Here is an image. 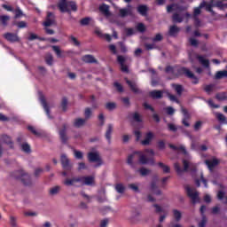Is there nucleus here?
<instances>
[{"label": "nucleus", "mask_w": 227, "mask_h": 227, "mask_svg": "<svg viewBox=\"0 0 227 227\" xmlns=\"http://www.w3.org/2000/svg\"><path fill=\"white\" fill-rule=\"evenodd\" d=\"M57 7L61 13H72L77 12V3L75 1L59 0Z\"/></svg>", "instance_id": "1"}, {"label": "nucleus", "mask_w": 227, "mask_h": 227, "mask_svg": "<svg viewBox=\"0 0 227 227\" xmlns=\"http://www.w3.org/2000/svg\"><path fill=\"white\" fill-rule=\"evenodd\" d=\"M12 176H13V178H15L16 180H20L22 182V184L27 186H29L32 184L31 176H29V174L24 172V170H22V169L14 171L12 174Z\"/></svg>", "instance_id": "2"}, {"label": "nucleus", "mask_w": 227, "mask_h": 227, "mask_svg": "<svg viewBox=\"0 0 227 227\" xmlns=\"http://www.w3.org/2000/svg\"><path fill=\"white\" fill-rule=\"evenodd\" d=\"M184 164V169H182V167H180V163L176 162L174 164L175 170L176 171L177 175H181V173H184V171H192V173H196V165L189 164V161L186 160H183Z\"/></svg>", "instance_id": "3"}, {"label": "nucleus", "mask_w": 227, "mask_h": 227, "mask_svg": "<svg viewBox=\"0 0 227 227\" xmlns=\"http://www.w3.org/2000/svg\"><path fill=\"white\" fill-rule=\"evenodd\" d=\"M179 75H185L188 79H193L192 82V84H198L200 82V79L194 75V73L191 72L187 67H180L177 69V74H176V77Z\"/></svg>", "instance_id": "4"}, {"label": "nucleus", "mask_w": 227, "mask_h": 227, "mask_svg": "<svg viewBox=\"0 0 227 227\" xmlns=\"http://www.w3.org/2000/svg\"><path fill=\"white\" fill-rule=\"evenodd\" d=\"M88 160L90 162H97L95 165V168H100V166L103 164L102 158H100V155L98 153L90 152L88 153Z\"/></svg>", "instance_id": "5"}, {"label": "nucleus", "mask_w": 227, "mask_h": 227, "mask_svg": "<svg viewBox=\"0 0 227 227\" xmlns=\"http://www.w3.org/2000/svg\"><path fill=\"white\" fill-rule=\"evenodd\" d=\"M185 191L188 198H191L193 204L200 201V193L198 192H194L190 186H185Z\"/></svg>", "instance_id": "6"}, {"label": "nucleus", "mask_w": 227, "mask_h": 227, "mask_svg": "<svg viewBox=\"0 0 227 227\" xmlns=\"http://www.w3.org/2000/svg\"><path fill=\"white\" fill-rule=\"evenodd\" d=\"M56 24V16L52 12H48L45 21L43 22L44 27H51V26H54Z\"/></svg>", "instance_id": "7"}, {"label": "nucleus", "mask_w": 227, "mask_h": 227, "mask_svg": "<svg viewBox=\"0 0 227 227\" xmlns=\"http://www.w3.org/2000/svg\"><path fill=\"white\" fill-rule=\"evenodd\" d=\"M60 162H61L62 168H63V169H65V171H72V165L70 164V160L67 157V154L61 155Z\"/></svg>", "instance_id": "8"}, {"label": "nucleus", "mask_w": 227, "mask_h": 227, "mask_svg": "<svg viewBox=\"0 0 227 227\" xmlns=\"http://www.w3.org/2000/svg\"><path fill=\"white\" fill-rule=\"evenodd\" d=\"M126 83L128 84L129 90H131V91L135 93V95H141L143 93V90L137 88V84L136 83V82L127 79Z\"/></svg>", "instance_id": "9"}, {"label": "nucleus", "mask_w": 227, "mask_h": 227, "mask_svg": "<svg viewBox=\"0 0 227 227\" xmlns=\"http://www.w3.org/2000/svg\"><path fill=\"white\" fill-rule=\"evenodd\" d=\"M4 38L7 40V42H11V43H15L16 42H20V38L17 34L7 32L4 35Z\"/></svg>", "instance_id": "10"}, {"label": "nucleus", "mask_w": 227, "mask_h": 227, "mask_svg": "<svg viewBox=\"0 0 227 227\" xmlns=\"http://www.w3.org/2000/svg\"><path fill=\"white\" fill-rule=\"evenodd\" d=\"M205 164L207 166V169H209V171H214L216 166H219V160L215 158L213 160H206Z\"/></svg>", "instance_id": "11"}, {"label": "nucleus", "mask_w": 227, "mask_h": 227, "mask_svg": "<svg viewBox=\"0 0 227 227\" xmlns=\"http://www.w3.org/2000/svg\"><path fill=\"white\" fill-rule=\"evenodd\" d=\"M125 57L119 55L117 57V63H119V65H121V72H125L126 74L129 73V67H127V65H125Z\"/></svg>", "instance_id": "12"}, {"label": "nucleus", "mask_w": 227, "mask_h": 227, "mask_svg": "<svg viewBox=\"0 0 227 227\" xmlns=\"http://www.w3.org/2000/svg\"><path fill=\"white\" fill-rule=\"evenodd\" d=\"M59 135L60 141L66 145V143L68 141V137H67V124H63L62 129L59 131Z\"/></svg>", "instance_id": "13"}, {"label": "nucleus", "mask_w": 227, "mask_h": 227, "mask_svg": "<svg viewBox=\"0 0 227 227\" xmlns=\"http://www.w3.org/2000/svg\"><path fill=\"white\" fill-rule=\"evenodd\" d=\"M163 95H164V90H154L149 92V97L151 98H153V100H159L162 98Z\"/></svg>", "instance_id": "14"}, {"label": "nucleus", "mask_w": 227, "mask_h": 227, "mask_svg": "<svg viewBox=\"0 0 227 227\" xmlns=\"http://www.w3.org/2000/svg\"><path fill=\"white\" fill-rule=\"evenodd\" d=\"M154 135L153 132H147L145 134V138L144 140L141 141V145H143V146H148L150 145V143H152V141L153 140Z\"/></svg>", "instance_id": "15"}, {"label": "nucleus", "mask_w": 227, "mask_h": 227, "mask_svg": "<svg viewBox=\"0 0 227 227\" xmlns=\"http://www.w3.org/2000/svg\"><path fill=\"white\" fill-rule=\"evenodd\" d=\"M80 183L83 184L84 185H92V184L95 182V177L93 176H80Z\"/></svg>", "instance_id": "16"}, {"label": "nucleus", "mask_w": 227, "mask_h": 227, "mask_svg": "<svg viewBox=\"0 0 227 227\" xmlns=\"http://www.w3.org/2000/svg\"><path fill=\"white\" fill-rule=\"evenodd\" d=\"M139 155V163L140 164H151L152 166H153V164H155V162L153 161V160H150L148 158H146V156L145 154H143V153L140 152Z\"/></svg>", "instance_id": "17"}, {"label": "nucleus", "mask_w": 227, "mask_h": 227, "mask_svg": "<svg viewBox=\"0 0 227 227\" xmlns=\"http://www.w3.org/2000/svg\"><path fill=\"white\" fill-rule=\"evenodd\" d=\"M40 100H41V104H42V106H43V109H44V111H45V113H46V114L48 116V118H50V119L52 118L51 116V109L49 108V105L47 104V100L45 99V97L42 96L40 98Z\"/></svg>", "instance_id": "18"}, {"label": "nucleus", "mask_w": 227, "mask_h": 227, "mask_svg": "<svg viewBox=\"0 0 227 227\" xmlns=\"http://www.w3.org/2000/svg\"><path fill=\"white\" fill-rule=\"evenodd\" d=\"M81 182L80 177H73V178H66L63 182L64 185H67V187H70L71 185H74V184Z\"/></svg>", "instance_id": "19"}, {"label": "nucleus", "mask_w": 227, "mask_h": 227, "mask_svg": "<svg viewBox=\"0 0 227 227\" xmlns=\"http://www.w3.org/2000/svg\"><path fill=\"white\" fill-rule=\"evenodd\" d=\"M137 11L142 17H146L148 15V6L145 4H140L137 6Z\"/></svg>", "instance_id": "20"}, {"label": "nucleus", "mask_w": 227, "mask_h": 227, "mask_svg": "<svg viewBox=\"0 0 227 227\" xmlns=\"http://www.w3.org/2000/svg\"><path fill=\"white\" fill-rule=\"evenodd\" d=\"M201 3L205 4L204 8H206V12H209V13H212V15H214V13H215V12H214L215 6H214V0H210L209 4L207 3V1H202Z\"/></svg>", "instance_id": "21"}, {"label": "nucleus", "mask_w": 227, "mask_h": 227, "mask_svg": "<svg viewBox=\"0 0 227 227\" xmlns=\"http://www.w3.org/2000/svg\"><path fill=\"white\" fill-rule=\"evenodd\" d=\"M171 88L175 90L178 97H182V93H184V90L183 85H180L178 83H172Z\"/></svg>", "instance_id": "22"}, {"label": "nucleus", "mask_w": 227, "mask_h": 227, "mask_svg": "<svg viewBox=\"0 0 227 227\" xmlns=\"http://www.w3.org/2000/svg\"><path fill=\"white\" fill-rule=\"evenodd\" d=\"M99 12L105 15V17H111V12H109V5L103 4L99 6Z\"/></svg>", "instance_id": "23"}, {"label": "nucleus", "mask_w": 227, "mask_h": 227, "mask_svg": "<svg viewBox=\"0 0 227 227\" xmlns=\"http://www.w3.org/2000/svg\"><path fill=\"white\" fill-rule=\"evenodd\" d=\"M169 148H171V150H174L175 152H182L184 153V155H187V150L185 149V146L181 145V146H176L173 144H169Z\"/></svg>", "instance_id": "24"}, {"label": "nucleus", "mask_w": 227, "mask_h": 227, "mask_svg": "<svg viewBox=\"0 0 227 227\" xmlns=\"http://www.w3.org/2000/svg\"><path fill=\"white\" fill-rule=\"evenodd\" d=\"M82 60L84 62V63H98V60H97V59H95V57H93V55H84L82 58Z\"/></svg>", "instance_id": "25"}, {"label": "nucleus", "mask_w": 227, "mask_h": 227, "mask_svg": "<svg viewBox=\"0 0 227 227\" xmlns=\"http://www.w3.org/2000/svg\"><path fill=\"white\" fill-rule=\"evenodd\" d=\"M180 33V27H176V25L170 26L168 29L169 36H176Z\"/></svg>", "instance_id": "26"}, {"label": "nucleus", "mask_w": 227, "mask_h": 227, "mask_svg": "<svg viewBox=\"0 0 227 227\" xmlns=\"http://www.w3.org/2000/svg\"><path fill=\"white\" fill-rule=\"evenodd\" d=\"M205 8V3H200L198 7H195L193 10V19L198 17V15H201V10Z\"/></svg>", "instance_id": "27"}, {"label": "nucleus", "mask_w": 227, "mask_h": 227, "mask_svg": "<svg viewBox=\"0 0 227 227\" xmlns=\"http://www.w3.org/2000/svg\"><path fill=\"white\" fill-rule=\"evenodd\" d=\"M113 129H114L113 124H108L107 129L105 135L106 139H107L108 143H111V135L113 134Z\"/></svg>", "instance_id": "28"}, {"label": "nucleus", "mask_w": 227, "mask_h": 227, "mask_svg": "<svg viewBox=\"0 0 227 227\" xmlns=\"http://www.w3.org/2000/svg\"><path fill=\"white\" fill-rule=\"evenodd\" d=\"M151 191L152 192L156 194V196H160V194H162V192L159 190V188L157 187V184L155 182L151 183Z\"/></svg>", "instance_id": "29"}, {"label": "nucleus", "mask_w": 227, "mask_h": 227, "mask_svg": "<svg viewBox=\"0 0 227 227\" xmlns=\"http://www.w3.org/2000/svg\"><path fill=\"white\" fill-rule=\"evenodd\" d=\"M2 141L5 145H10V148H13V142L12 141V137H10L8 135L2 136Z\"/></svg>", "instance_id": "30"}, {"label": "nucleus", "mask_w": 227, "mask_h": 227, "mask_svg": "<svg viewBox=\"0 0 227 227\" xmlns=\"http://www.w3.org/2000/svg\"><path fill=\"white\" fill-rule=\"evenodd\" d=\"M224 77L227 79V70L217 71L215 75L216 80L224 79Z\"/></svg>", "instance_id": "31"}, {"label": "nucleus", "mask_w": 227, "mask_h": 227, "mask_svg": "<svg viewBox=\"0 0 227 227\" xmlns=\"http://www.w3.org/2000/svg\"><path fill=\"white\" fill-rule=\"evenodd\" d=\"M86 123L85 119L77 118L74 121V127H76V129H80V127H82Z\"/></svg>", "instance_id": "32"}, {"label": "nucleus", "mask_w": 227, "mask_h": 227, "mask_svg": "<svg viewBox=\"0 0 227 227\" xmlns=\"http://www.w3.org/2000/svg\"><path fill=\"white\" fill-rule=\"evenodd\" d=\"M172 20L173 22H177L178 24H181V22H184V18L179 13L176 12L172 15Z\"/></svg>", "instance_id": "33"}, {"label": "nucleus", "mask_w": 227, "mask_h": 227, "mask_svg": "<svg viewBox=\"0 0 227 227\" xmlns=\"http://www.w3.org/2000/svg\"><path fill=\"white\" fill-rule=\"evenodd\" d=\"M137 154H141V152L136 151L132 154H129L128 156L127 162H128V164H129V166H132V164H134V157H135V155H137Z\"/></svg>", "instance_id": "34"}, {"label": "nucleus", "mask_w": 227, "mask_h": 227, "mask_svg": "<svg viewBox=\"0 0 227 227\" xmlns=\"http://www.w3.org/2000/svg\"><path fill=\"white\" fill-rule=\"evenodd\" d=\"M215 98H216V100H219L220 102L227 100V93L226 92H218L215 95Z\"/></svg>", "instance_id": "35"}, {"label": "nucleus", "mask_w": 227, "mask_h": 227, "mask_svg": "<svg viewBox=\"0 0 227 227\" xmlns=\"http://www.w3.org/2000/svg\"><path fill=\"white\" fill-rule=\"evenodd\" d=\"M173 215L175 221H176V223H180L182 219V212L178 211V209H173Z\"/></svg>", "instance_id": "36"}, {"label": "nucleus", "mask_w": 227, "mask_h": 227, "mask_svg": "<svg viewBox=\"0 0 227 227\" xmlns=\"http://www.w3.org/2000/svg\"><path fill=\"white\" fill-rule=\"evenodd\" d=\"M158 166L163 170V173L165 174L171 173V168H169V166L165 165L162 162H158Z\"/></svg>", "instance_id": "37"}, {"label": "nucleus", "mask_w": 227, "mask_h": 227, "mask_svg": "<svg viewBox=\"0 0 227 227\" xmlns=\"http://www.w3.org/2000/svg\"><path fill=\"white\" fill-rule=\"evenodd\" d=\"M60 106H61V107H62V111H63L64 113H67V106H68V98H67V97L62 98Z\"/></svg>", "instance_id": "38"}, {"label": "nucleus", "mask_w": 227, "mask_h": 227, "mask_svg": "<svg viewBox=\"0 0 227 227\" xmlns=\"http://www.w3.org/2000/svg\"><path fill=\"white\" fill-rule=\"evenodd\" d=\"M115 191L119 194H123V192H125V185H123V184L121 183L115 184Z\"/></svg>", "instance_id": "39"}, {"label": "nucleus", "mask_w": 227, "mask_h": 227, "mask_svg": "<svg viewBox=\"0 0 227 227\" xmlns=\"http://www.w3.org/2000/svg\"><path fill=\"white\" fill-rule=\"evenodd\" d=\"M199 61L200 63H201V65H203V67H205L206 68H208V67H210V61L205 58H203L202 56L199 57Z\"/></svg>", "instance_id": "40"}, {"label": "nucleus", "mask_w": 227, "mask_h": 227, "mask_svg": "<svg viewBox=\"0 0 227 227\" xmlns=\"http://www.w3.org/2000/svg\"><path fill=\"white\" fill-rule=\"evenodd\" d=\"M27 130H29L31 133H33L34 136H36V137H42V132L36 130V129H35V127L28 126Z\"/></svg>", "instance_id": "41"}, {"label": "nucleus", "mask_w": 227, "mask_h": 227, "mask_svg": "<svg viewBox=\"0 0 227 227\" xmlns=\"http://www.w3.org/2000/svg\"><path fill=\"white\" fill-rule=\"evenodd\" d=\"M8 20H10V16L8 15H1L0 16V21L2 26L6 27L8 26Z\"/></svg>", "instance_id": "42"}, {"label": "nucleus", "mask_w": 227, "mask_h": 227, "mask_svg": "<svg viewBox=\"0 0 227 227\" xmlns=\"http://www.w3.org/2000/svg\"><path fill=\"white\" fill-rule=\"evenodd\" d=\"M138 173H140L141 176H147V175H150V173H152V170L145 168H140L138 169Z\"/></svg>", "instance_id": "43"}, {"label": "nucleus", "mask_w": 227, "mask_h": 227, "mask_svg": "<svg viewBox=\"0 0 227 227\" xmlns=\"http://www.w3.org/2000/svg\"><path fill=\"white\" fill-rule=\"evenodd\" d=\"M132 119L134 121H137V123H141L143 121V119L141 118V114L139 113L136 112L132 114Z\"/></svg>", "instance_id": "44"}, {"label": "nucleus", "mask_w": 227, "mask_h": 227, "mask_svg": "<svg viewBox=\"0 0 227 227\" xmlns=\"http://www.w3.org/2000/svg\"><path fill=\"white\" fill-rule=\"evenodd\" d=\"M167 97L169 98L171 102H176V104H180V100H178V98H176V96L169 92H167Z\"/></svg>", "instance_id": "45"}, {"label": "nucleus", "mask_w": 227, "mask_h": 227, "mask_svg": "<svg viewBox=\"0 0 227 227\" xmlns=\"http://www.w3.org/2000/svg\"><path fill=\"white\" fill-rule=\"evenodd\" d=\"M216 118L220 123H227L226 116H224V114L217 113Z\"/></svg>", "instance_id": "46"}, {"label": "nucleus", "mask_w": 227, "mask_h": 227, "mask_svg": "<svg viewBox=\"0 0 227 227\" xmlns=\"http://www.w3.org/2000/svg\"><path fill=\"white\" fill-rule=\"evenodd\" d=\"M181 113L184 114V120H191V114H189V111L187 109L184 108V106L181 107Z\"/></svg>", "instance_id": "47"}, {"label": "nucleus", "mask_w": 227, "mask_h": 227, "mask_svg": "<svg viewBox=\"0 0 227 227\" xmlns=\"http://www.w3.org/2000/svg\"><path fill=\"white\" fill-rule=\"evenodd\" d=\"M129 12L130 11L127 8L120 9L119 10L120 17L124 19V17H127L129 15Z\"/></svg>", "instance_id": "48"}, {"label": "nucleus", "mask_w": 227, "mask_h": 227, "mask_svg": "<svg viewBox=\"0 0 227 227\" xmlns=\"http://www.w3.org/2000/svg\"><path fill=\"white\" fill-rule=\"evenodd\" d=\"M90 22H91V18L85 17L80 20L81 26H89Z\"/></svg>", "instance_id": "49"}, {"label": "nucleus", "mask_w": 227, "mask_h": 227, "mask_svg": "<svg viewBox=\"0 0 227 227\" xmlns=\"http://www.w3.org/2000/svg\"><path fill=\"white\" fill-rule=\"evenodd\" d=\"M21 150L22 152H25V153H31V146L28 145V144H23L21 145Z\"/></svg>", "instance_id": "50"}, {"label": "nucleus", "mask_w": 227, "mask_h": 227, "mask_svg": "<svg viewBox=\"0 0 227 227\" xmlns=\"http://www.w3.org/2000/svg\"><path fill=\"white\" fill-rule=\"evenodd\" d=\"M106 108L108 111H114V109H116V103H114V102H108L106 105Z\"/></svg>", "instance_id": "51"}, {"label": "nucleus", "mask_w": 227, "mask_h": 227, "mask_svg": "<svg viewBox=\"0 0 227 227\" xmlns=\"http://www.w3.org/2000/svg\"><path fill=\"white\" fill-rule=\"evenodd\" d=\"M15 16L14 19H20V17H22V15H24V12H22V10H20V8H16L14 11Z\"/></svg>", "instance_id": "52"}, {"label": "nucleus", "mask_w": 227, "mask_h": 227, "mask_svg": "<svg viewBox=\"0 0 227 227\" xmlns=\"http://www.w3.org/2000/svg\"><path fill=\"white\" fill-rule=\"evenodd\" d=\"M52 50L54 51V52L57 54L58 58H63V56L61 55V50L59 49V46H51Z\"/></svg>", "instance_id": "53"}, {"label": "nucleus", "mask_w": 227, "mask_h": 227, "mask_svg": "<svg viewBox=\"0 0 227 227\" xmlns=\"http://www.w3.org/2000/svg\"><path fill=\"white\" fill-rule=\"evenodd\" d=\"M114 88H116L117 91H119V93H123V86L121 85V83L115 82H114Z\"/></svg>", "instance_id": "54"}, {"label": "nucleus", "mask_w": 227, "mask_h": 227, "mask_svg": "<svg viewBox=\"0 0 227 227\" xmlns=\"http://www.w3.org/2000/svg\"><path fill=\"white\" fill-rule=\"evenodd\" d=\"M204 91H206L207 95H210V93L214 91V84L206 85V87L204 88Z\"/></svg>", "instance_id": "55"}, {"label": "nucleus", "mask_w": 227, "mask_h": 227, "mask_svg": "<svg viewBox=\"0 0 227 227\" xmlns=\"http://www.w3.org/2000/svg\"><path fill=\"white\" fill-rule=\"evenodd\" d=\"M207 102L209 107H211L212 109H219V107H221V106L215 105L214 103V100H212V99H208Z\"/></svg>", "instance_id": "56"}, {"label": "nucleus", "mask_w": 227, "mask_h": 227, "mask_svg": "<svg viewBox=\"0 0 227 227\" xmlns=\"http://www.w3.org/2000/svg\"><path fill=\"white\" fill-rule=\"evenodd\" d=\"M74 153L75 159H78L79 160H82V158L84 157V155L82 154V152L81 151L74 150Z\"/></svg>", "instance_id": "57"}, {"label": "nucleus", "mask_w": 227, "mask_h": 227, "mask_svg": "<svg viewBox=\"0 0 227 227\" xmlns=\"http://www.w3.org/2000/svg\"><path fill=\"white\" fill-rule=\"evenodd\" d=\"M60 189H61V187H59V186H55V187H53V188H51V189L50 190V194H51V196H54L55 194H58V192H59Z\"/></svg>", "instance_id": "58"}, {"label": "nucleus", "mask_w": 227, "mask_h": 227, "mask_svg": "<svg viewBox=\"0 0 227 227\" xmlns=\"http://www.w3.org/2000/svg\"><path fill=\"white\" fill-rule=\"evenodd\" d=\"M128 187L134 192H139V186H137L136 184H129Z\"/></svg>", "instance_id": "59"}, {"label": "nucleus", "mask_w": 227, "mask_h": 227, "mask_svg": "<svg viewBox=\"0 0 227 227\" xmlns=\"http://www.w3.org/2000/svg\"><path fill=\"white\" fill-rule=\"evenodd\" d=\"M137 29L139 31V33H145V31H146V27H145V24L143 23H138L137 25Z\"/></svg>", "instance_id": "60"}, {"label": "nucleus", "mask_w": 227, "mask_h": 227, "mask_svg": "<svg viewBox=\"0 0 227 227\" xmlns=\"http://www.w3.org/2000/svg\"><path fill=\"white\" fill-rule=\"evenodd\" d=\"M157 147L159 150H164L166 148V142H164V140H159L157 143Z\"/></svg>", "instance_id": "61"}, {"label": "nucleus", "mask_w": 227, "mask_h": 227, "mask_svg": "<svg viewBox=\"0 0 227 227\" xmlns=\"http://www.w3.org/2000/svg\"><path fill=\"white\" fill-rule=\"evenodd\" d=\"M202 125H203V121H196L194 126H193L194 130L196 132H198V130H200V129H201Z\"/></svg>", "instance_id": "62"}, {"label": "nucleus", "mask_w": 227, "mask_h": 227, "mask_svg": "<svg viewBox=\"0 0 227 227\" xmlns=\"http://www.w3.org/2000/svg\"><path fill=\"white\" fill-rule=\"evenodd\" d=\"M84 116H85V121L90 120V118H91V109L90 108L85 109Z\"/></svg>", "instance_id": "63"}, {"label": "nucleus", "mask_w": 227, "mask_h": 227, "mask_svg": "<svg viewBox=\"0 0 227 227\" xmlns=\"http://www.w3.org/2000/svg\"><path fill=\"white\" fill-rule=\"evenodd\" d=\"M45 61H46L47 65L51 66L52 61H54V58L52 57V55L49 54L46 56Z\"/></svg>", "instance_id": "64"}]
</instances>
